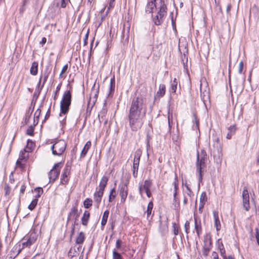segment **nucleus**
I'll list each match as a JSON object with an SVG mask.
<instances>
[{
  "label": "nucleus",
  "instance_id": "4468645a",
  "mask_svg": "<svg viewBox=\"0 0 259 259\" xmlns=\"http://www.w3.org/2000/svg\"><path fill=\"white\" fill-rule=\"evenodd\" d=\"M213 217L214 227L216 228V230L219 231L221 230V225L219 218V212L217 210L213 211Z\"/></svg>",
  "mask_w": 259,
  "mask_h": 259
},
{
  "label": "nucleus",
  "instance_id": "ea45409f",
  "mask_svg": "<svg viewBox=\"0 0 259 259\" xmlns=\"http://www.w3.org/2000/svg\"><path fill=\"white\" fill-rule=\"evenodd\" d=\"M23 160H21L20 159H18L16 162V167H20L21 169H23L24 168V165L22 163L21 161Z\"/></svg>",
  "mask_w": 259,
  "mask_h": 259
},
{
  "label": "nucleus",
  "instance_id": "0e129e2a",
  "mask_svg": "<svg viewBox=\"0 0 259 259\" xmlns=\"http://www.w3.org/2000/svg\"><path fill=\"white\" fill-rule=\"evenodd\" d=\"M231 8V4H228L227 7V12L228 13L230 12Z\"/></svg>",
  "mask_w": 259,
  "mask_h": 259
},
{
  "label": "nucleus",
  "instance_id": "f03ea898",
  "mask_svg": "<svg viewBox=\"0 0 259 259\" xmlns=\"http://www.w3.org/2000/svg\"><path fill=\"white\" fill-rule=\"evenodd\" d=\"M207 160V156L206 152L201 150L200 152H197V161L196 163V170L199 174V181L201 182L202 180V170L206 167V162Z\"/></svg>",
  "mask_w": 259,
  "mask_h": 259
},
{
  "label": "nucleus",
  "instance_id": "0eeeda50",
  "mask_svg": "<svg viewBox=\"0 0 259 259\" xmlns=\"http://www.w3.org/2000/svg\"><path fill=\"white\" fill-rule=\"evenodd\" d=\"M152 182L151 180H145L143 184L139 185V190L140 194L142 195L143 193L145 192L147 197L150 198L151 196L150 188L152 187Z\"/></svg>",
  "mask_w": 259,
  "mask_h": 259
},
{
  "label": "nucleus",
  "instance_id": "680f3d73",
  "mask_svg": "<svg viewBox=\"0 0 259 259\" xmlns=\"http://www.w3.org/2000/svg\"><path fill=\"white\" fill-rule=\"evenodd\" d=\"M220 253H221V255H222L223 258H224V256H226V255H225V250L224 249H220Z\"/></svg>",
  "mask_w": 259,
  "mask_h": 259
},
{
  "label": "nucleus",
  "instance_id": "774afa93",
  "mask_svg": "<svg viewBox=\"0 0 259 259\" xmlns=\"http://www.w3.org/2000/svg\"><path fill=\"white\" fill-rule=\"evenodd\" d=\"M224 259H234L232 255H229L228 256H224Z\"/></svg>",
  "mask_w": 259,
  "mask_h": 259
},
{
  "label": "nucleus",
  "instance_id": "393cba45",
  "mask_svg": "<svg viewBox=\"0 0 259 259\" xmlns=\"http://www.w3.org/2000/svg\"><path fill=\"white\" fill-rule=\"evenodd\" d=\"M178 81L175 78L174 80L171 82L170 92L171 93H175L177 88Z\"/></svg>",
  "mask_w": 259,
  "mask_h": 259
},
{
  "label": "nucleus",
  "instance_id": "412c9836",
  "mask_svg": "<svg viewBox=\"0 0 259 259\" xmlns=\"http://www.w3.org/2000/svg\"><path fill=\"white\" fill-rule=\"evenodd\" d=\"M85 239V235L84 233L81 232L76 238L75 242L77 244H81L84 242Z\"/></svg>",
  "mask_w": 259,
  "mask_h": 259
},
{
  "label": "nucleus",
  "instance_id": "9d476101",
  "mask_svg": "<svg viewBox=\"0 0 259 259\" xmlns=\"http://www.w3.org/2000/svg\"><path fill=\"white\" fill-rule=\"evenodd\" d=\"M142 154V151L140 149L137 150L135 152L134 158L133 160V175L134 177L137 176L139 161Z\"/></svg>",
  "mask_w": 259,
  "mask_h": 259
},
{
  "label": "nucleus",
  "instance_id": "b1692460",
  "mask_svg": "<svg viewBox=\"0 0 259 259\" xmlns=\"http://www.w3.org/2000/svg\"><path fill=\"white\" fill-rule=\"evenodd\" d=\"M109 214V211L108 210H106L104 212L101 223L102 226H104L106 225Z\"/></svg>",
  "mask_w": 259,
  "mask_h": 259
},
{
  "label": "nucleus",
  "instance_id": "bb28decb",
  "mask_svg": "<svg viewBox=\"0 0 259 259\" xmlns=\"http://www.w3.org/2000/svg\"><path fill=\"white\" fill-rule=\"evenodd\" d=\"M116 196V192L115 189L114 188L112 189L110 192V194L109 196V201L112 202L115 199Z\"/></svg>",
  "mask_w": 259,
  "mask_h": 259
},
{
  "label": "nucleus",
  "instance_id": "c756f323",
  "mask_svg": "<svg viewBox=\"0 0 259 259\" xmlns=\"http://www.w3.org/2000/svg\"><path fill=\"white\" fill-rule=\"evenodd\" d=\"M37 202H38L37 198H35L33 199L31 201L30 204L28 205V208L31 210H32L33 209H34V208H35V207L36 206V205L37 204Z\"/></svg>",
  "mask_w": 259,
  "mask_h": 259
},
{
  "label": "nucleus",
  "instance_id": "1a4fd4ad",
  "mask_svg": "<svg viewBox=\"0 0 259 259\" xmlns=\"http://www.w3.org/2000/svg\"><path fill=\"white\" fill-rule=\"evenodd\" d=\"M61 165V162L55 164L53 168L49 172V178L50 182H54L58 177L61 168L60 165Z\"/></svg>",
  "mask_w": 259,
  "mask_h": 259
},
{
  "label": "nucleus",
  "instance_id": "72a5a7b5",
  "mask_svg": "<svg viewBox=\"0 0 259 259\" xmlns=\"http://www.w3.org/2000/svg\"><path fill=\"white\" fill-rule=\"evenodd\" d=\"M207 200L206 194L205 192H203L200 197V202L205 203Z\"/></svg>",
  "mask_w": 259,
  "mask_h": 259
},
{
  "label": "nucleus",
  "instance_id": "79ce46f5",
  "mask_svg": "<svg viewBox=\"0 0 259 259\" xmlns=\"http://www.w3.org/2000/svg\"><path fill=\"white\" fill-rule=\"evenodd\" d=\"M33 145H34L33 143L31 141L28 140L27 141V144L26 146L25 149H26L27 150H29V148L31 149L32 147L33 146Z\"/></svg>",
  "mask_w": 259,
  "mask_h": 259
},
{
  "label": "nucleus",
  "instance_id": "c9c22d12",
  "mask_svg": "<svg viewBox=\"0 0 259 259\" xmlns=\"http://www.w3.org/2000/svg\"><path fill=\"white\" fill-rule=\"evenodd\" d=\"M48 76H49V74L48 73L46 72L44 74V76L43 77V78H42V76H40V79H39V84L40 83V81L42 79L43 82H42V84L41 85V87H44L45 83L47 81Z\"/></svg>",
  "mask_w": 259,
  "mask_h": 259
},
{
  "label": "nucleus",
  "instance_id": "3c124183",
  "mask_svg": "<svg viewBox=\"0 0 259 259\" xmlns=\"http://www.w3.org/2000/svg\"><path fill=\"white\" fill-rule=\"evenodd\" d=\"M68 182V178H61V183L65 185L67 184Z\"/></svg>",
  "mask_w": 259,
  "mask_h": 259
},
{
  "label": "nucleus",
  "instance_id": "58836bf2",
  "mask_svg": "<svg viewBox=\"0 0 259 259\" xmlns=\"http://www.w3.org/2000/svg\"><path fill=\"white\" fill-rule=\"evenodd\" d=\"M172 228L174 229V233L175 235H177L179 233V228L177 226V225L175 223L172 224Z\"/></svg>",
  "mask_w": 259,
  "mask_h": 259
},
{
  "label": "nucleus",
  "instance_id": "5fc2aeb1",
  "mask_svg": "<svg viewBox=\"0 0 259 259\" xmlns=\"http://www.w3.org/2000/svg\"><path fill=\"white\" fill-rule=\"evenodd\" d=\"M204 204H205V203H204L200 202L199 205V208H198L199 211L200 212H201L202 211V209L204 207Z\"/></svg>",
  "mask_w": 259,
  "mask_h": 259
},
{
  "label": "nucleus",
  "instance_id": "37998d69",
  "mask_svg": "<svg viewBox=\"0 0 259 259\" xmlns=\"http://www.w3.org/2000/svg\"><path fill=\"white\" fill-rule=\"evenodd\" d=\"M243 68V62L242 61H240L239 64V69L238 72L239 74L242 73Z\"/></svg>",
  "mask_w": 259,
  "mask_h": 259
},
{
  "label": "nucleus",
  "instance_id": "aec40b11",
  "mask_svg": "<svg viewBox=\"0 0 259 259\" xmlns=\"http://www.w3.org/2000/svg\"><path fill=\"white\" fill-rule=\"evenodd\" d=\"M37 69H38V63L37 62H33L32 63L30 69V73L31 74L33 75H35L37 73Z\"/></svg>",
  "mask_w": 259,
  "mask_h": 259
},
{
  "label": "nucleus",
  "instance_id": "09e8293b",
  "mask_svg": "<svg viewBox=\"0 0 259 259\" xmlns=\"http://www.w3.org/2000/svg\"><path fill=\"white\" fill-rule=\"evenodd\" d=\"M41 113V110L39 109H37L36 111L34 113V117L37 119L39 118V116H40Z\"/></svg>",
  "mask_w": 259,
  "mask_h": 259
},
{
  "label": "nucleus",
  "instance_id": "e433bc0d",
  "mask_svg": "<svg viewBox=\"0 0 259 259\" xmlns=\"http://www.w3.org/2000/svg\"><path fill=\"white\" fill-rule=\"evenodd\" d=\"M106 113V111L105 110H103L99 114L98 116H99V120L100 122L104 120V117L105 116Z\"/></svg>",
  "mask_w": 259,
  "mask_h": 259
},
{
  "label": "nucleus",
  "instance_id": "052dcab7",
  "mask_svg": "<svg viewBox=\"0 0 259 259\" xmlns=\"http://www.w3.org/2000/svg\"><path fill=\"white\" fill-rule=\"evenodd\" d=\"M60 87H61V85H58V87H57V88H56V92H55V93L54 99H55V98H56V95H57V93H58V92L60 90Z\"/></svg>",
  "mask_w": 259,
  "mask_h": 259
},
{
  "label": "nucleus",
  "instance_id": "f704fd0d",
  "mask_svg": "<svg viewBox=\"0 0 259 259\" xmlns=\"http://www.w3.org/2000/svg\"><path fill=\"white\" fill-rule=\"evenodd\" d=\"M112 259H123L121 254L117 252L115 249L113 251Z\"/></svg>",
  "mask_w": 259,
  "mask_h": 259
},
{
  "label": "nucleus",
  "instance_id": "338daca9",
  "mask_svg": "<svg viewBox=\"0 0 259 259\" xmlns=\"http://www.w3.org/2000/svg\"><path fill=\"white\" fill-rule=\"evenodd\" d=\"M50 110L49 109L46 113V116H45V119H47L48 118H49V117L50 116Z\"/></svg>",
  "mask_w": 259,
  "mask_h": 259
},
{
  "label": "nucleus",
  "instance_id": "603ef678",
  "mask_svg": "<svg viewBox=\"0 0 259 259\" xmlns=\"http://www.w3.org/2000/svg\"><path fill=\"white\" fill-rule=\"evenodd\" d=\"M114 79L113 78V79H111V80H110V90L111 91H114Z\"/></svg>",
  "mask_w": 259,
  "mask_h": 259
},
{
  "label": "nucleus",
  "instance_id": "49530a36",
  "mask_svg": "<svg viewBox=\"0 0 259 259\" xmlns=\"http://www.w3.org/2000/svg\"><path fill=\"white\" fill-rule=\"evenodd\" d=\"M255 238L256 239L257 243L259 245V231L257 228H255Z\"/></svg>",
  "mask_w": 259,
  "mask_h": 259
},
{
  "label": "nucleus",
  "instance_id": "2eb2a0df",
  "mask_svg": "<svg viewBox=\"0 0 259 259\" xmlns=\"http://www.w3.org/2000/svg\"><path fill=\"white\" fill-rule=\"evenodd\" d=\"M20 250H17L16 248H13L9 252L5 259H14L20 253Z\"/></svg>",
  "mask_w": 259,
  "mask_h": 259
},
{
  "label": "nucleus",
  "instance_id": "20e7f679",
  "mask_svg": "<svg viewBox=\"0 0 259 259\" xmlns=\"http://www.w3.org/2000/svg\"><path fill=\"white\" fill-rule=\"evenodd\" d=\"M71 94L70 91L64 92L63 98L60 104L61 113L66 114L68 112L69 106L71 104Z\"/></svg>",
  "mask_w": 259,
  "mask_h": 259
},
{
  "label": "nucleus",
  "instance_id": "7c9ffc66",
  "mask_svg": "<svg viewBox=\"0 0 259 259\" xmlns=\"http://www.w3.org/2000/svg\"><path fill=\"white\" fill-rule=\"evenodd\" d=\"M92 200L90 198H87L83 202V205L85 208H89L92 205Z\"/></svg>",
  "mask_w": 259,
  "mask_h": 259
},
{
  "label": "nucleus",
  "instance_id": "2f4dec72",
  "mask_svg": "<svg viewBox=\"0 0 259 259\" xmlns=\"http://www.w3.org/2000/svg\"><path fill=\"white\" fill-rule=\"evenodd\" d=\"M195 229L196 231L198 236H199L201 232V227L200 225L197 224V222L196 219H195Z\"/></svg>",
  "mask_w": 259,
  "mask_h": 259
},
{
  "label": "nucleus",
  "instance_id": "6ab92c4d",
  "mask_svg": "<svg viewBox=\"0 0 259 259\" xmlns=\"http://www.w3.org/2000/svg\"><path fill=\"white\" fill-rule=\"evenodd\" d=\"M90 212L88 211H84L83 216L81 218V223L83 226H87L90 219Z\"/></svg>",
  "mask_w": 259,
  "mask_h": 259
},
{
  "label": "nucleus",
  "instance_id": "c03bdc74",
  "mask_svg": "<svg viewBox=\"0 0 259 259\" xmlns=\"http://www.w3.org/2000/svg\"><path fill=\"white\" fill-rule=\"evenodd\" d=\"M236 130V127L235 125H231L228 128L229 132L230 133H232L233 134H234L235 133Z\"/></svg>",
  "mask_w": 259,
  "mask_h": 259
},
{
  "label": "nucleus",
  "instance_id": "69168bd1",
  "mask_svg": "<svg viewBox=\"0 0 259 259\" xmlns=\"http://www.w3.org/2000/svg\"><path fill=\"white\" fill-rule=\"evenodd\" d=\"M233 134L232 133H230V132H229L227 135V136H226V138L228 139H230L232 137V136L233 135Z\"/></svg>",
  "mask_w": 259,
  "mask_h": 259
},
{
  "label": "nucleus",
  "instance_id": "864d4df0",
  "mask_svg": "<svg viewBox=\"0 0 259 259\" xmlns=\"http://www.w3.org/2000/svg\"><path fill=\"white\" fill-rule=\"evenodd\" d=\"M211 256L212 257V258L213 259H219V256H218V253L215 252V251H213L211 253Z\"/></svg>",
  "mask_w": 259,
  "mask_h": 259
},
{
  "label": "nucleus",
  "instance_id": "bf43d9fd",
  "mask_svg": "<svg viewBox=\"0 0 259 259\" xmlns=\"http://www.w3.org/2000/svg\"><path fill=\"white\" fill-rule=\"evenodd\" d=\"M47 41V39L46 37H42L41 40L39 42V44L44 45Z\"/></svg>",
  "mask_w": 259,
  "mask_h": 259
},
{
  "label": "nucleus",
  "instance_id": "a878e982",
  "mask_svg": "<svg viewBox=\"0 0 259 259\" xmlns=\"http://www.w3.org/2000/svg\"><path fill=\"white\" fill-rule=\"evenodd\" d=\"M183 185L185 186V187L186 188V191H185V193L187 194V195L189 196L190 198L193 197L194 195V193L191 190L190 188L189 187V185L187 184V183L185 184L183 183Z\"/></svg>",
  "mask_w": 259,
  "mask_h": 259
},
{
  "label": "nucleus",
  "instance_id": "4c0bfd02",
  "mask_svg": "<svg viewBox=\"0 0 259 259\" xmlns=\"http://www.w3.org/2000/svg\"><path fill=\"white\" fill-rule=\"evenodd\" d=\"M34 128L32 125L28 127L26 131V134L29 136H32L33 135Z\"/></svg>",
  "mask_w": 259,
  "mask_h": 259
},
{
  "label": "nucleus",
  "instance_id": "8fccbe9b",
  "mask_svg": "<svg viewBox=\"0 0 259 259\" xmlns=\"http://www.w3.org/2000/svg\"><path fill=\"white\" fill-rule=\"evenodd\" d=\"M189 225H190L189 222L188 221H187L185 222V225H184L185 231H186V232L187 233H188V230L189 229Z\"/></svg>",
  "mask_w": 259,
  "mask_h": 259
},
{
  "label": "nucleus",
  "instance_id": "f3484780",
  "mask_svg": "<svg viewBox=\"0 0 259 259\" xmlns=\"http://www.w3.org/2000/svg\"><path fill=\"white\" fill-rule=\"evenodd\" d=\"M165 93V85L163 84H160L159 85V90L156 93V97L160 98L163 97Z\"/></svg>",
  "mask_w": 259,
  "mask_h": 259
},
{
  "label": "nucleus",
  "instance_id": "c85d7f7f",
  "mask_svg": "<svg viewBox=\"0 0 259 259\" xmlns=\"http://www.w3.org/2000/svg\"><path fill=\"white\" fill-rule=\"evenodd\" d=\"M174 199L176 198L177 193V190L178 189V181L177 177L176 176L175 179V181L174 182Z\"/></svg>",
  "mask_w": 259,
  "mask_h": 259
},
{
  "label": "nucleus",
  "instance_id": "ddd939ff",
  "mask_svg": "<svg viewBox=\"0 0 259 259\" xmlns=\"http://www.w3.org/2000/svg\"><path fill=\"white\" fill-rule=\"evenodd\" d=\"M37 238V235L34 232L30 233L27 237H26L27 241L23 242V246L29 247L34 243Z\"/></svg>",
  "mask_w": 259,
  "mask_h": 259
},
{
  "label": "nucleus",
  "instance_id": "a18cd8bd",
  "mask_svg": "<svg viewBox=\"0 0 259 259\" xmlns=\"http://www.w3.org/2000/svg\"><path fill=\"white\" fill-rule=\"evenodd\" d=\"M122 244V241L120 239H118L116 242V248L117 249H119L121 247Z\"/></svg>",
  "mask_w": 259,
  "mask_h": 259
},
{
  "label": "nucleus",
  "instance_id": "f257e3e1",
  "mask_svg": "<svg viewBox=\"0 0 259 259\" xmlns=\"http://www.w3.org/2000/svg\"><path fill=\"white\" fill-rule=\"evenodd\" d=\"M146 113V107L141 97L134 98L131 103L128 115L129 125L133 131L140 130L144 123Z\"/></svg>",
  "mask_w": 259,
  "mask_h": 259
},
{
  "label": "nucleus",
  "instance_id": "13d9d810",
  "mask_svg": "<svg viewBox=\"0 0 259 259\" xmlns=\"http://www.w3.org/2000/svg\"><path fill=\"white\" fill-rule=\"evenodd\" d=\"M31 259H44L43 257L39 254L33 256Z\"/></svg>",
  "mask_w": 259,
  "mask_h": 259
},
{
  "label": "nucleus",
  "instance_id": "a19ab883",
  "mask_svg": "<svg viewBox=\"0 0 259 259\" xmlns=\"http://www.w3.org/2000/svg\"><path fill=\"white\" fill-rule=\"evenodd\" d=\"M67 69H68V65L66 64L63 66V67L62 69V71L59 75L60 78H61L62 77V74L67 71Z\"/></svg>",
  "mask_w": 259,
  "mask_h": 259
},
{
  "label": "nucleus",
  "instance_id": "a211bd4d",
  "mask_svg": "<svg viewBox=\"0 0 259 259\" xmlns=\"http://www.w3.org/2000/svg\"><path fill=\"white\" fill-rule=\"evenodd\" d=\"M30 152H31V148H29V150L24 148L20 151L19 158L23 160H26L28 157V153Z\"/></svg>",
  "mask_w": 259,
  "mask_h": 259
},
{
  "label": "nucleus",
  "instance_id": "473e14b6",
  "mask_svg": "<svg viewBox=\"0 0 259 259\" xmlns=\"http://www.w3.org/2000/svg\"><path fill=\"white\" fill-rule=\"evenodd\" d=\"M34 192L36 193L35 197L37 198L39 197L43 193V189L40 187L36 188L34 189Z\"/></svg>",
  "mask_w": 259,
  "mask_h": 259
},
{
  "label": "nucleus",
  "instance_id": "cd10ccee",
  "mask_svg": "<svg viewBox=\"0 0 259 259\" xmlns=\"http://www.w3.org/2000/svg\"><path fill=\"white\" fill-rule=\"evenodd\" d=\"M153 207V202L152 201H150L148 204L147 209V211H146L148 219L150 215L151 214Z\"/></svg>",
  "mask_w": 259,
  "mask_h": 259
},
{
  "label": "nucleus",
  "instance_id": "e2e57ef3",
  "mask_svg": "<svg viewBox=\"0 0 259 259\" xmlns=\"http://www.w3.org/2000/svg\"><path fill=\"white\" fill-rule=\"evenodd\" d=\"M26 187L24 185H22L20 189V192L23 193L25 190Z\"/></svg>",
  "mask_w": 259,
  "mask_h": 259
},
{
  "label": "nucleus",
  "instance_id": "4be33fe9",
  "mask_svg": "<svg viewBox=\"0 0 259 259\" xmlns=\"http://www.w3.org/2000/svg\"><path fill=\"white\" fill-rule=\"evenodd\" d=\"M70 165L68 162H67L64 167L63 172L61 175L62 178H67L68 176L70 174Z\"/></svg>",
  "mask_w": 259,
  "mask_h": 259
},
{
  "label": "nucleus",
  "instance_id": "f8f14e48",
  "mask_svg": "<svg viewBox=\"0 0 259 259\" xmlns=\"http://www.w3.org/2000/svg\"><path fill=\"white\" fill-rule=\"evenodd\" d=\"M79 214L78 213V210L76 207H73L68 216V221L73 220L74 222L73 224L74 225H78L76 223V221L78 220Z\"/></svg>",
  "mask_w": 259,
  "mask_h": 259
},
{
  "label": "nucleus",
  "instance_id": "6e6552de",
  "mask_svg": "<svg viewBox=\"0 0 259 259\" xmlns=\"http://www.w3.org/2000/svg\"><path fill=\"white\" fill-rule=\"evenodd\" d=\"M128 181H126L119 185V195L121 198L120 201L121 203H124L127 197L128 191Z\"/></svg>",
  "mask_w": 259,
  "mask_h": 259
},
{
  "label": "nucleus",
  "instance_id": "7ed1b4c3",
  "mask_svg": "<svg viewBox=\"0 0 259 259\" xmlns=\"http://www.w3.org/2000/svg\"><path fill=\"white\" fill-rule=\"evenodd\" d=\"M108 181V178L107 176H104L101 180L98 188H97V191L94 194V201L97 204L98 206L101 201L104 189L106 187Z\"/></svg>",
  "mask_w": 259,
  "mask_h": 259
},
{
  "label": "nucleus",
  "instance_id": "dca6fc26",
  "mask_svg": "<svg viewBox=\"0 0 259 259\" xmlns=\"http://www.w3.org/2000/svg\"><path fill=\"white\" fill-rule=\"evenodd\" d=\"M156 2H149L146 7V12L149 13H152L153 11L156 9Z\"/></svg>",
  "mask_w": 259,
  "mask_h": 259
},
{
  "label": "nucleus",
  "instance_id": "9b49d317",
  "mask_svg": "<svg viewBox=\"0 0 259 259\" xmlns=\"http://www.w3.org/2000/svg\"><path fill=\"white\" fill-rule=\"evenodd\" d=\"M242 202L243 206L246 211H248L250 209L249 205V196L248 190L246 187H244L242 191Z\"/></svg>",
  "mask_w": 259,
  "mask_h": 259
},
{
  "label": "nucleus",
  "instance_id": "423d86ee",
  "mask_svg": "<svg viewBox=\"0 0 259 259\" xmlns=\"http://www.w3.org/2000/svg\"><path fill=\"white\" fill-rule=\"evenodd\" d=\"M161 1V6L157 14L153 18V21L156 25H160L164 21V17L167 14V7L164 2Z\"/></svg>",
  "mask_w": 259,
  "mask_h": 259
},
{
  "label": "nucleus",
  "instance_id": "4d7b16f0",
  "mask_svg": "<svg viewBox=\"0 0 259 259\" xmlns=\"http://www.w3.org/2000/svg\"><path fill=\"white\" fill-rule=\"evenodd\" d=\"M88 33L85 34V37L84 38L83 43L84 45H87L88 44Z\"/></svg>",
  "mask_w": 259,
  "mask_h": 259
},
{
  "label": "nucleus",
  "instance_id": "5701e85b",
  "mask_svg": "<svg viewBox=\"0 0 259 259\" xmlns=\"http://www.w3.org/2000/svg\"><path fill=\"white\" fill-rule=\"evenodd\" d=\"M91 141H88L85 145H84L83 149L81 151V155H82L83 156H85V155L87 154L89 149L90 148L91 146Z\"/></svg>",
  "mask_w": 259,
  "mask_h": 259
},
{
  "label": "nucleus",
  "instance_id": "39448f33",
  "mask_svg": "<svg viewBox=\"0 0 259 259\" xmlns=\"http://www.w3.org/2000/svg\"><path fill=\"white\" fill-rule=\"evenodd\" d=\"M66 148V143L64 140H58L51 147L52 153L54 155L60 156Z\"/></svg>",
  "mask_w": 259,
  "mask_h": 259
},
{
  "label": "nucleus",
  "instance_id": "6e6d98bb",
  "mask_svg": "<svg viewBox=\"0 0 259 259\" xmlns=\"http://www.w3.org/2000/svg\"><path fill=\"white\" fill-rule=\"evenodd\" d=\"M69 0H62L61 7L65 8L66 6L67 3Z\"/></svg>",
  "mask_w": 259,
  "mask_h": 259
},
{
  "label": "nucleus",
  "instance_id": "de8ad7c7",
  "mask_svg": "<svg viewBox=\"0 0 259 259\" xmlns=\"http://www.w3.org/2000/svg\"><path fill=\"white\" fill-rule=\"evenodd\" d=\"M210 250L209 246H205L203 249V254L204 255H207L208 253L209 252Z\"/></svg>",
  "mask_w": 259,
  "mask_h": 259
}]
</instances>
